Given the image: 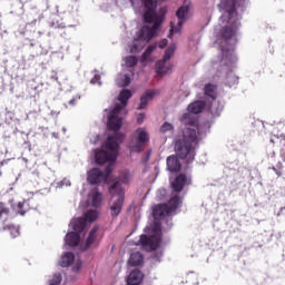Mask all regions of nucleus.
Segmentation results:
<instances>
[{
	"mask_svg": "<svg viewBox=\"0 0 285 285\" xmlns=\"http://www.w3.org/2000/svg\"><path fill=\"white\" fill-rule=\"evenodd\" d=\"M235 0H220L218 8L223 14L220 16L222 23H226L223 28L220 38L217 43L222 49V59L213 63L214 70H217V77L223 75V82L228 88H233L238 83L239 78L235 75L237 68V55H235V46H237V30H239V17L235 11Z\"/></svg>",
	"mask_w": 285,
	"mask_h": 285,
	"instance_id": "nucleus-1",
	"label": "nucleus"
},
{
	"mask_svg": "<svg viewBox=\"0 0 285 285\" xmlns=\"http://www.w3.org/2000/svg\"><path fill=\"white\" fill-rule=\"evenodd\" d=\"M132 97V91L129 89H122L118 96V101L120 104H116L114 107L106 109L107 112V128L108 130H112L114 135L108 136L106 141V150L96 149L94 150L95 161L98 165L110 163L115 164L117 161V157L119 156V144H122L126 136L121 130V126H124V117H126V106H128V99Z\"/></svg>",
	"mask_w": 285,
	"mask_h": 285,
	"instance_id": "nucleus-2",
	"label": "nucleus"
},
{
	"mask_svg": "<svg viewBox=\"0 0 285 285\" xmlns=\"http://www.w3.org/2000/svg\"><path fill=\"white\" fill-rule=\"evenodd\" d=\"M204 108H206V102L204 100H196L187 107L188 112L184 114L180 118L185 129L183 130V139L175 144V150L180 159L187 158L188 164L195 161V150L199 144V137H206L208 132V128L199 126L197 116H195L199 115Z\"/></svg>",
	"mask_w": 285,
	"mask_h": 285,
	"instance_id": "nucleus-3",
	"label": "nucleus"
},
{
	"mask_svg": "<svg viewBox=\"0 0 285 285\" xmlns=\"http://www.w3.org/2000/svg\"><path fill=\"white\" fill-rule=\"evenodd\" d=\"M135 10H139L144 13L145 24L135 35L131 43L127 46V51L131 55H137L146 48L147 43L157 35V30L161 23H164V17L166 16V8H161L159 13L155 11L157 9V0H129Z\"/></svg>",
	"mask_w": 285,
	"mask_h": 285,
	"instance_id": "nucleus-4",
	"label": "nucleus"
},
{
	"mask_svg": "<svg viewBox=\"0 0 285 285\" xmlns=\"http://www.w3.org/2000/svg\"><path fill=\"white\" fill-rule=\"evenodd\" d=\"M99 219V212L97 209H88L83 217L73 218L69 226L75 232H70L65 237V245L75 248V246L80 245V250H88L95 242H97V233H99V226H94L89 232L85 240H81V237L78 233H83L92 222Z\"/></svg>",
	"mask_w": 285,
	"mask_h": 285,
	"instance_id": "nucleus-5",
	"label": "nucleus"
},
{
	"mask_svg": "<svg viewBox=\"0 0 285 285\" xmlns=\"http://www.w3.org/2000/svg\"><path fill=\"white\" fill-rule=\"evenodd\" d=\"M130 181V173L125 171L119 178L109 187V195H111V200L109 203V210L111 217H119L124 208V202H126V189L121 186L122 184H128Z\"/></svg>",
	"mask_w": 285,
	"mask_h": 285,
	"instance_id": "nucleus-6",
	"label": "nucleus"
},
{
	"mask_svg": "<svg viewBox=\"0 0 285 285\" xmlns=\"http://www.w3.org/2000/svg\"><path fill=\"white\" fill-rule=\"evenodd\" d=\"M159 244H161V224L155 223L154 235H140V238L138 243H136V246H141L142 250H147V253H150L153 250H157V248H159Z\"/></svg>",
	"mask_w": 285,
	"mask_h": 285,
	"instance_id": "nucleus-7",
	"label": "nucleus"
},
{
	"mask_svg": "<svg viewBox=\"0 0 285 285\" xmlns=\"http://www.w3.org/2000/svg\"><path fill=\"white\" fill-rule=\"evenodd\" d=\"M181 206V198L174 196L168 204H160L154 208L153 216L155 219H166L168 215H177V210Z\"/></svg>",
	"mask_w": 285,
	"mask_h": 285,
	"instance_id": "nucleus-8",
	"label": "nucleus"
},
{
	"mask_svg": "<svg viewBox=\"0 0 285 285\" xmlns=\"http://www.w3.org/2000/svg\"><path fill=\"white\" fill-rule=\"evenodd\" d=\"M189 10L190 0H185L184 6L180 7L176 12V17L178 19L177 23L175 24V21L170 22V30L168 35L169 39H173V35H179V32H181V26H184V23L186 22Z\"/></svg>",
	"mask_w": 285,
	"mask_h": 285,
	"instance_id": "nucleus-9",
	"label": "nucleus"
},
{
	"mask_svg": "<svg viewBox=\"0 0 285 285\" xmlns=\"http://www.w3.org/2000/svg\"><path fill=\"white\" fill-rule=\"evenodd\" d=\"M110 173H112V165H108L105 171H101L99 168H92L87 173V181L91 186L106 184V181H108V177H110Z\"/></svg>",
	"mask_w": 285,
	"mask_h": 285,
	"instance_id": "nucleus-10",
	"label": "nucleus"
},
{
	"mask_svg": "<svg viewBox=\"0 0 285 285\" xmlns=\"http://www.w3.org/2000/svg\"><path fill=\"white\" fill-rule=\"evenodd\" d=\"M150 136L146 128H138L134 134L130 142L129 149L131 153H141V148H144V144H148Z\"/></svg>",
	"mask_w": 285,
	"mask_h": 285,
	"instance_id": "nucleus-11",
	"label": "nucleus"
},
{
	"mask_svg": "<svg viewBox=\"0 0 285 285\" xmlns=\"http://www.w3.org/2000/svg\"><path fill=\"white\" fill-rule=\"evenodd\" d=\"M177 50V45L171 43L165 51L163 60H159L156 63L155 70L158 77H164V75H167L169 70H171L173 67H166V61H169L171 57L175 55V51Z\"/></svg>",
	"mask_w": 285,
	"mask_h": 285,
	"instance_id": "nucleus-12",
	"label": "nucleus"
},
{
	"mask_svg": "<svg viewBox=\"0 0 285 285\" xmlns=\"http://www.w3.org/2000/svg\"><path fill=\"white\" fill-rule=\"evenodd\" d=\"M59 265L62 268H68V266H72L73 273H79L81 271V259L75 258V254L71 252H66L60 258Z\"/></svg>",
	"mask_w": 285,
	"mask_h": 285,
	"instance_id": "nucleus-13",
	"label": "nucleus"
},
{
	"mask_svg": "<svg viewBox=\"0 0 285 285\" xmlns=\"http://www.w3.org/2000/svg\"><path fill=\"white\" fill-rule=\"evenodd\" d=\"M88 202L94 208H101L104 195L101 194V191H99V188H94L90 190Z\"/></svg>",
	"mask_w": 285,
	"mask_h": 285,
	"instance_id": "nucleus-14",
	"label": "nucleus"
},
{
	"mask_svg": "<svg viewBox=\"0 0 285 285\" xmlns=\"http://www.w3.org/2000/svg\"><path fill=\"white\" fill-rule=\"evenodd\" d=\"M190 184V179L185 174H180L178 177L171 181V188L174 193H181L184 190V186Z\"/></svg>",
	"mask_w": 285,
	"mask_h": 285,
	"instance_id": "nucleus-15",
	"label": "nucleus"
},
{
	"mask_svg": "<svg viewBox=\"0 0 285 285\" xmlns=\"http://www.w3.org/2000/svg\"><path fill=\"white\" fill-rule=\"evenodd\" d=\"M157 95H159V90H155V89H149L147 90L142 97L140 98V105L138 107V110H144L146 109V106H148V102L153 99H155V97H157Z\"/></svg>",
	"mask_w": 285,
	"mask_h": 285,
	"instance_id": "nucleus-16",
	"label": "nucleus"
},
{
	"mask_svg": "<svg viewBox=\"0 0 285 285\" xmlns=\"http://www.w3.org/2000/svg\"><path fill=\"white\" fill-rule=\"evenodd\" d=\"M49 27L53 29L66 28V23L59 20V6H56V13L51 14L48 20Z\"/></svg>",
	"mask_w": 285,
	"mask_h": 285,
	"instance_id": "nucleus-17",
	"label": "nucleus"
},
{
	"mask_svg": "<svg viewBox=\"0 0 285 285\" xmlns=\"http://www.w3.org/2000/svg\"><path fill=\"white\" fill-rule=\"evenodd\" d=\"M167 169L169 173H179L181 170V163H179L177 156H169L167 158Z\"/></svg>",
	"mask_w": 285,
	"mask_h": 285,
	"instance_id": "nucleus-18",
	"label": "nucleus"
},
{
	"mask_svg": "<svg viewBox=\"0 0 285 285\" xmlns=\"http://www.w3.org/2000/svg\"><path fill=\"white\" fill-rule=\"evenodd\" d=\"M144 279V273L139 269H134L127 279L128 285H139L141 284V281Z\"/></svg>",
	"mask_w": 285,
	"mask_h": 285,
	"instance_id": "nucleus-19",
	"label": "nucleus"
},
{
	"mask_svg": "<svg viewBox=\"0 0 285 285\" xmlns=\"http://www.w3.org/2000/svg\"><path fill=\"white\" fill-rule=\"evenodd\" d=\"M132 70H130V73H119L117 77V85L120 86V88L130 86V81H132L130 77H132Z\"/></svg>",
	"mask_w": 285,
	"mask_h": 285,
	"instance_id": "nucleus-20",
	"label": "nucleus"
},
{
	"mask_svg": "<svg viewBox=\"0 0 285 285\" xmlns=\"http://www.w3.org/2000/svg\"><path fill=\"white\" fill-rule=\"evenodd\" d=\"M129 266H141L144 264V255L139 252H134L128 261Z\"/></svg>",
	"mask_w": 285,
	"mask_h": 285,
	"instance_id": "nucleus-21",
	"label": "nucleus"
},
{
	"mask_svg": "<svg viewBox=\"0 0 285 285\" xmlns=\"http://www.w3.org/2000/svg\"><path fill=\"white\" fill-rule=\"evenodd\" d=\"M205 95L209 97V99H213V101H215V99H217V86L212 83L206 85Z\"/></svg>",
	"mask_w": 285,
	"mask_h": 285,
	"instance_id": "nucleus-22",
	"label": "nucleus"
},
{
	"mask_svg": "<svg viewBox=\"0 0 285 285\" xmlns=\"http://www.w3.org/2000/svg\"><path fill=\"white\" fill-rule=\"evenodd\" d=\"M125 63L122 65L125 68H135L138 63V59L136 56H127L124 58Z\"/></svg>",
	"mask_w": 285,
	"mask_h": 285,
	"instance_id": "nucleus-23",
	"label": "nucleus"
},
{
	"mask_svg": "<svg viewBox=\"0 0 285 285\" xmlns=\"http://www.w3.org/2000/svg\"><path fill=\"white\" fill-rule=\"evenodd\" d=\"M61 282H63V276L61 273H55L48 279L49 285H59Z\"/></svg>",
	"mask_w": 285,
	"mask_h": 285,
	"instance_id": "nucleus-24",
	"label": "nucleus"
},
{
	"mask_svg": "<svg viewBox=\"0 0 285 285\" xmlns=\"http://www.w3.org/2000/svg\"><path fill=\"white\" fill-rule=\"evenodd\" d=\"M156 50H157V45L148 46L141 56V61H148L150 59V55H153V52Z\"/></svg>",
	"mask_w": 285,
	"mask_h": 285,
	"instance_id": "nucleus-25",
	"label": "nucleus"
},
{
	"mask_svg": "<svg viewBox=\"0 0 285 285\" xmlns=\"http://www.w3.org/2000/svg\"><path fill=\"white\" fill-rule=\"evenodd\" d=\"M209 110L213 117H219V115H222V110H224V105H217V102H213Z\"/></svg>",
	"mask_w": 285,
	"mask_h": 285,
	"instance_id": "nucleus-26",
	"label": "nucleus"
},
{
	"mask_svg": "<svg viewBox=\"0 0 285 285\" xmlns=\"http://www.w3.org/2000/svg\"><path fill=\"white\" fill-rule=\"evenodd\" d=\"M3 230H9L11 237L14 239L16 237H19V226L17 225H6L3 227Z\"/></svg>",
	"mask_w": 285,
	"mask_h": 285,
	"instance_id": "nucleus-27",
	"label": "nucleus"
},
{
	"mask_svg": "<svg viewBox=\"0 0 285 285\" xmlns=\"http://www.w3.org/2000/svg\"><path fill=\"white\" fill-rule=\"evenodd\" d=\"M10 209L6 206V204L0 203V219H2V224H6V219H8Z\"/></svg>",
	"mask_w": 285,
	"mask_h": 285,
	"instance_id": "nucleus-28",
	"label": "nucleus"
},
{
	"mask_svg": "<svg viewBox=\"0 0 285 285\" xmlns=\"http://www.w3.org/2000/svg\"><path fill=\"white\" fill-rule=\"evenodd\" d=\"M161 257H164V252L161 249L155 250L151 254V259L154 262H161Z\"/></svg>",
	"mask_w": 285,
	"mask_h": 285,
	"instance_id": "nucleus-29",
	"label": "nucleus"
},
{
	"mask_svg": "<svg viewBox=\"0 0 285 285\" xmlns=\"http://www.w3.org/2000/svg\"><path fill=\"white\" fill-rule=\"evenodd\" d=\"M23 206H26V203H18L16 206H13V210H16L18 215H26V210H23Z\"/></svg>",
	"mask_w": 285,
	"mask_h": 285,
	"instance_id": "nucleus-30",
	"label": "nucleus"
},
{
	"mask_svg": "<svg viewBox=\"0 0 285 285\" xmlns=\"http://www.w3.org/2000/svg\"><path fill=\"white\" fill-rule=\"evenodd\" d=\"M174 126L170 122H165L161 127H160V132H170L171 130H174Z\"/></svg>",
	"mask_w": 285,
	"mask_h": 285,
	"instance_id": "nucleus-31",
	"label": "nucleus"
},
{
	"mask_svg": "<svg viewBox=\"0 0 285 285\" xmlns=\"http://www.w3.org/2000/svg\"><path fill=\"white\" fill-rule=\"evenodd\" d=\"M90 83L92 85V86H95V85H97L98 83V86H102V82H101V76H99V73H95V76L91 78V80H90Z\"/></svg>",
	"mask_w": 285,
	"mask_h": 285,
	"instance_id": "nucleus-32",
	"label": "nucleus"
},
{
	"mask_svg": "<svg viewBox=\"0 0 285 285\" xmlns=\"http://www.w3.org/2000/svg\"><path fill=\"white\" fill-rule=\"evenodd\" d=\"M63 186H72V183L68 178H65L61 181L57 183V188H63Z\"/></svg>",
	"mask_w": 285,
	"mask_h": 285,
	"instance_id": "nucleus-33",
	"label": "nucleus"
},
{
	"mask_svg": "<svg viewBox=\"0 0 285 285\" xmlns=\"http://www.w3.org/2000/svg\"><path fill=\"white\" fill-rule=\"evenodd\" d=\"M237 166H239V161L235 160L233 163L227 161L226 168H229V170H236Z\"/></svg>",
	"mask_w": 285,
	"mask_h": 285,
	"instance_id": "nucleus-34",
	"label": "nucleus"
},
{
	"mask_svg": "<svg viewBox=\"0 0 285 285\" xmlns=\"http://www.w3.org/2000/svg\"><path fill=\"white\" fill-rule=\"evenodd\" d=\"M154 46H156V48H160L163 50V48L168 46V40L167 39H163L161 41L156 42Z\"/></svg>",
	"mask_w": 285,
	"mask_h": 285,
	"instance_id": "nucleus-35",
	"label": "nucleus"
},
{
	"mask_svg": "<svg viewBox=\"0 0 285 285\" xmlns=\"http://www.w3.org/2000/svg\"><path fill=\"white\" fill-rule=\"evenodd\" d=\"M156 197L157 199H160V200L164 199V197H166V189L165 188L158 189Z\"/></svg>",
	"mask_w": 285,
	"mask_h": 285,
	"instance_id": "nucleus-36",
	"label": "nucleus"
},
{
	"mask_svg": "<svg viewBox=\"0 0 285 285\" xmlns=\"http://www.w3.org/2000/svg\"><path fill=\"white\" fill-rule=\"evenodd\" d=\"M153 155V150H148L147 153H146V155L142 157V160H141V163L142 164H148V160L150 159V156Z\"/></svg>",
	"mask_w": 285,
	"mask_h": 285,
	"instance_id": "nucleus-37",
	"label": "nucleus"
},
{
	"mask_svg": "<svg viewBox=\"0 0 285 285\" xmlns=\"http://www.w3.org/2000/svg\"><path fill=\"white\" fill-rule=\"evenodd\" d=\"M81 99V95H77L71 100H69V106H77V102Z\"/></svg>",
	"mask_w": 285,
	"mask_h": 285,
	"instance_id": "nucleus-38",
	"label": "nucleus"
},
{
	"mask_svg": "<svg viewBox=\"0 0 285 285\" xmlns=\"http://www.w3.org/2000/svg\"><path fill=\"white\" fill-rule=\"evenodd\" d=\"M145 119H146V114H139L137 117L138 124H144Z\"/></svg>",
	"mask_w": 285,
	"mask_h": 285,
	"instance_id": "nucleus-39",
	"label": "nucleus"
},
{
	"mask_svg": "<svg viewBox=\"0 0 285 285\" xmlns=\"http://www.w3.org/2000/svg\"><path fill=\"white\" fill-rule=\"evenodd\" d=\"M165 224H167V227H168V228H173V218H167V219L165 220Z\"/></svg>",
	"mask_w": 285,
	"mask_h": 285,
	"instance_id": "nucleus-40",
	"label": "nucleus"
},
{
	"mask_svg": "<svg viewBox=\"0 0 285 285\" xmlns=\"http://www.w3.org/2000/svg\"><path fill=\"white\" fill-rule=\"evenodd\" d=\"M51 79H55V81H59V78L57 76H52Z\"/></svg>",
	"mask_w": 285,
	"mask_h": 285,
	"instance_id": "nucleus-41",
	"label": "nucleus"
},
{
	"mask_svg": "<svg viewBox=\"0 0 285 285\" xmlns=\"http://www.w3.org/2000/svg\"><path fill=\"white\" fill-rule=\"evenodd\" d=\"M51 115H59V112L51 111Z\"/></svg>",
	"mask_w": 285,
	"mask_h": 285,
	"instance_id": "nucleus-42",
	"label": "nucleus"
},
{
	"mask_svg": "<svg viewBox=\"0 0 285 285\" xmlns=\"http://www.w3.org/2000/svg\"><path fill=\"white\" fill-rule=\"evenodd\" d=\"M62 132H65V134H66V127H63V128H62Z\"/></svg>",
	"mask_w": 285,
	"mask_h": 285,
	"instance_id": "nucleus-43",
	"label": "nucleus"
}]
</instances>
